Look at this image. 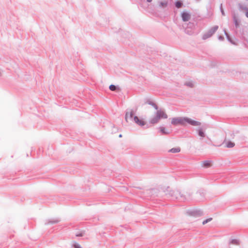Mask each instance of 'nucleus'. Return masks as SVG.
Here are the masks:
<instances>
[{
	"label": "nucleus",
	"instance_id": "f257e3e1",
	"mask_svg": "<svg viewBox=\"0 0 248 248\" xmlns=\"http://www.w3.org/2000/svg\"><path fill=\"white\" fill-rule=\"evenodd\" d=\"M166 194L176 199H179L182 201L187 200V197L190 196L187 192L181 189L170 190L167 191Z\"/></svg>",
	"mask_w": 248,
	"mask_h": 248
},
{
	"label": "nucleus",
	"instance_id": "f03ea898",
	"mask_svg": "<svg viewBox=\"0 0 248 248\" xmlns=\"http://www.w3.org/2000/svg\"><path fill=\"white\" fill-rule=\"evenodd\" d=\"M185 122L193 126H199L201 123L200 122L193 120L187 118H174L171 120V124L173 125L183 124Z\"/></svg>",
	"mask_w": 248,
	"mask_h": 248
},
{
	"label": "nucleus",
	"instance_id": "7ed1b4c3",
	"mask_svg": "<svg viewBox=\"0 0 248 248\" xmlns=\"http://www.w3.org/2000/svg\"><path fill=\"white\" fill-rule=\"evenodd\" d=\"M167 118V115L163 111L159 110L157 112L156 116L152 118L151 120V123L152 124H155L158 122L160 119H166Z\"/></svg>",
	"mask_w": 248,
	"mask_h": 248
},
{
	"label": "nucleus",
	"instance_id": "20e7f679",
	"mask_svg": "<svg viewBox=\"0 0 248 248\" xmlns=\"http://www.w3.org/2000/svg\"><path fill=\"white\" fill-rule=\"evenodd\" d=\"M223 144H225V147L229 148H232L235 146L234 142L229 140H227L226 139L224 140Z\"/></svg>",
	"mask_w": 248,
	"mask_h": 248
},
{
	"label": "nucleus",
	"instance_id": "39448f33",
	"mask_svg": "<svg viewBox=\"0 0 248 248\" xmlns=\"http://www.w3.org/2000/svg\"><path fill=\"white\" fill-rule=\"evenodd\" d=\"M134 112L132 110L127 112L125 114V119L127 122H129L132 120Z\"/></svg>",
	"mask_w": 248,
	"mask_h": 248
},
{
	"label": "nucleus",
	"instance_id": "423d86ee",
	"mask_svg": "<svg viewBox=\"0 0 248 248\" xmlns=\"http://www.w3.org/2000/svg\"><path fill=\"white\" fill-rule=\"evenodd\" d=\"M182 18L184 21H188L191 17L190 14L187 12H183L181 15Z\"/></svg>",
	"mask_w": 248,
	"mask_h": 248
},
{
	"label": "nucleus",
	"instance_id": "0eeeda50",
	"mask_svg": "<svg viewBox=\"0 0 248 248\" xmlns=\"http://www.w3.org/2000/svg\"><path fill=\"white\" fill-rule=\"evenodd\" d=\"M134 122L139 125H144L145 124V122L142 119H140L137 116H135L134 117Z\"/></svg>",
	"mask_w": 248,
	"mask_h": 248
},
{
	"label": "nucleus",
	"instance_id": "6e6552de",
	"mask_svg": "<svg viewBox=\"0 0 248 248\" xmlns=\"http://www.w3.org/2000/svg\"><path fill=\"white\" fill-rule=\"evenodd\" d=\"M218 29V26H215L212 27L208 32V36L206 37H209L212 35Z\"/></svg>",
	"mask_w": 248,
	"mask_h": 248
},
{
	"label": "nucleus",
	"instance_id": "1a4fd4ad",
	"mask_svg": "<svg viewBox=\"0 0 248 248\" xmlns=\"http://www.w3.org/2000/svg\"><path fill=\"white\" fill-rule=\"evenodd\" d=\"M181 151V149L180 147H177L172 148L170 150H169V152L172 153H177L180 152Z\"/></svg>",
	"mask_w": 248,
	"mask_h": 248
},
{
	"label": "nucleus",
	"instance_id": "9d476101",
	"mask_svg": "<svg viewBox=\"0 0 248 248\" xmlns=\"http://www.w3.org/2000/svg\"><path fill=\"white\" fill-rule=\"evenodd\" d=\"M202 166L204 167H209L211 166V162L210 161H204L202 162Z\"/></svg>",
	"mask_w": 248,
	"mask_h": 248
},
{
	"label": "nucleus",
	"instance_id": "9b49d317",
	"mask_svg": "<svg viewBox=\"0 0 248 248\" xmlns=\"http://www.w3.org/2000/svg\"><path fill=\"white\" fill-rule=\"evenodd\" d=\"M198 135L202 138H204L205 137V133L202 129H199L198 131Z\"/></svg>",
	"mask_w": 248,
	"mask_h": 248
},
{
	"label": "nucleus",
	"instance_id": "f8f14e48",
	"mask_svg": "<svg viewBox=\"0 0 248 248\" xmlns=\"http://www.w3.org/2000/svg\"><path fill=\"white\" fill-rule=\"evenodd\" d=\"M230 245H239V243L238 241L236 240H232L230 242Z\"/></svg>",
	"mask_w": 248,
	"mask_h": 248
},
{
	"label": "nucleus",
	"instance_id": "ddd939ff",
	"mask_svg": "<svg viewBox=\"0 0 248 248\" xmlns=\"http://www.w3.org/2000/svg\"><path fill=\"white\" fill-rule=\"evenodd\" d=\"M212 217H210V218H208V219L204 220L203 222H202V224L203 225H205V224H206L207 223L211 221L212 220Z\"/></svg>",
	"mask_w": 248,
	"mask_h": 248
},
{
	"label": "nucleus",
	"instance_id": "4468645a",
	"mask_svg": "<svg viewBox=\"0 0 248 248\" xmlns=\"http://www.w3.org/2000/svg\"><path fill=\"white\" fill-rule=\"evenodd\" d=\"M182 3H181V2H180L179 1H178L176 2V3H175V6L178 8H180L182 6Z\"/></svg>",
	"mask_w": 248,
	"mask_h": 248
},
{
	"label": "nucleus",
	"instance_id": "2eb2a0df",
	"mask_svg": "<svg viewBox=\"0 0 248 248\" xmlns=\"http://www.w3.org/2000/svg\"><path fill=\"white\" fill-rule=\"evenodd\" d=\"M74 248H82L81 246L79 244L75 243L74 245Z\"/></svg>",
	"mask_w": 248,
	"mask_h": 248
},
{
	"label": "nucleus",
	"instance_id": "dca6fc26",
	"mask_svg": "<svg viewBox=\"0 0 248 248\" xmlns=\"http://www.w3.org/2000/svg\"><path fill=\"white\" fill-rule=\"evenodd\" d=\"M109 89L111 91H114L116 90V87L114 85H111L109 86Z\"/></svg>",
	"mask_w": 248,
	"mask_h": 248
},
{
	"label": "nucleus",
	"instance_id": "f3484780",
	"mask_svg": "<svg viewBox=\"0 0 248 248\" xmlns=\"http://www.w3.org/2000/svg\"><path fill=\"white\" fill-rule=\"evenodd\" d=\"M246 16L248 18V10L246 13Z\"/></svg>",
	"mask_w": 248,
	"mask_h": 248
},
{
	"label": "nucleus",
	"instance_id": "a211bd4d",
	"mask_svg": "<svg viewBox=\"0 0 248 248\" xmlns=\"http://www.w3.org/2000/svg\"><path fill=\"white\" fill-rule=\"evenodd\" d=\"M161 131H162L163 133H166L164 131V128H163V129H162H162H161Z\"/></svg>",
	"mask_w": 248,
	"mask_h": 248
},
{
	"label": "nucleus",
	"instance_id": "6ab92c4d",
	"mask_svg": "<svg viewBox=\"0 0 248 248\" xmlns=\"http://www.w3.org/2000/svg\"><path fill=\"white\" fill-rule=\"evenodd\" d=\"M152 0H147V1H148V2H151V1H152Z\"/></svg>",
	"mask_w": 248,
	"mask_h": 248
},
{
	"label": "nucleus",
	"instance_id": "aec40b11",
	"mask_svg": "<svg viewBox=\"0 0 248 248\" xmlns=\"http://www.w3.org/2000/svg\"><path fill=\"white\" fill-rule=\"evenodd\" d=\"M222 14H223V15H224V12H223V11H222Z\"/></svg>",
	"mask_w": 248,
	"mask_h": 248
},
{
	"label": "nucleus",
	"instance_id": "412c9836",
	"mask_svg": "<svg viewBox=\"0 0 248 248\" xmlns=\"http://www.w3.org/2000/svg\"><path fill=\"white\" fill-rule=\"evenodd\" d=\"M156 109H157V107L156 105L155 106Z\"/></svg>",
	"mask_w": 248,
	"mask_h": 248
}]
</instances>
